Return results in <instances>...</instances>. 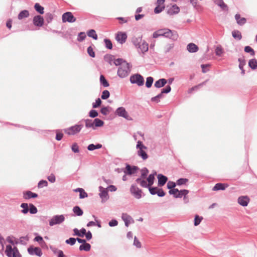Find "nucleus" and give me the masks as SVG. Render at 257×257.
<instances>
[{
	"instance_id": "5701e85b",
	"label": "nucleus",
	"mask_w": 257,
	"mask_h": 257,
	"mask_svg": "<svg viewBox=\"0 0 257 257\" xmlns=\"http://www.w3.org/2000/svg\"><path fill=\"white\" fill-rule=\"evenodd\" d=\"M214 3L220 7L223 11H228L227 6L223 2V0H214Z\"/></svg>"
},
{
	"instance_id": "aec40b11",
	"label": "nucleus",
	"mask_w": 257,
	"mask_h": 257,
	"mask_svg": "<svg viewBox=\"0 0 257 257\" xmlns=\"http://www.w3.org/2000/svg\"><path fill=\"white\" fill-rule=\"evenodd\" d=\"M158 186H164L168 180V178L162 175L159 174L158 175Z\"/></svg>"
},
{
	"instance_id": "5fc2aeb1",
	"label": "nucleus",
	"mask_w": 257,
	"mask_h": 257,
	"mask_svg": "<svg viewBox=\"0 0 257 257\" xmlns=\"http://www.w3.org/2000/svg\"><path fill=\"white\" fill-rule=\"evenodd\" d=\"M238 61L239 62V68L240 69H243L244 66L246 64L245 60L244 59L239 58L238 59Z\"/></svg>"
},
{
	"instance_id": "9d476101",
	"label": "nucleus",
	"mask_w": 257,
	"mask_h": 257,
	"mask_svg": "<svg viewBox=\"0 0 257 257\" xmlns=\"http://www.w3.org/2000/svg\"><path fill=\"white\" fill-rule=\"evenodd\" d=\"M99 191H100L99 195L101 199V202L102 203L106 202L109 199L108 193L106 189L102 186H99Z\"/></svg>"
},
{
	"instance_id": "e2e57ef3",
	"label": "nucleus",
	"mask_w": 257,
	"mask_h": 257,
	"mask_svg": "<svg viewBox=\"0 0 257 257\" xmlns=\"http://www.w3.org/2000/svg\"><path fill=\"white\" fill-rule=\"evenodd\" d=\"M123 62H125V61H123L122 59L121 58H118L114 60V64L116 66H121L122 64H123Z\"/></svg>"
},
{
	"instance_id": "49530a36",
	"label": "nucleus",
	"mask_w": 257,
	"mask_h": 257,
	"mask_svg": "<svg viewBox=\"0 0 257 257\" xmlns=\"http://www.w3.org/2000/svg\"><path fill=\"white\" fill-rule=\"evenodd\" d=\"M29 212L31 214H36L38 212V209L34 204H29Z\"/></svg>"
},
{
	"instance_id": "f257e3e1",
	"label": "nucleus",
	"mask_w": 257,
	"mask_h": 257,
	"mask_svg": "<svg viewBox=\"0 0 257 257\" xmlns=\"http://www.w3.org/2000/svg\"><path fill=\"white\" fill-rule=\"evenodd\" d=\"M161 36L170 39L174 41H176L179 37L176 31L171 30L168 28L159 29L154 32L153 34L154 38H157Z\"/></svg>"
},
{
	"instance_id": "cd10ccee",
	"label": "nucleus",
	"mask_w": 257,
	"mask_h": 257,
	"mask_svg": "<svg viewBox=\"0 0 257 257\" xmlns=\"http://www.w3.org/2000/svg\"><path fill=\"white\" fill-rule=\"evenodd\" d=\"M83 121L85 122V125L86 128H92L93 130L95 129L94 127V120L86 119L83 120Z\"/></svg>"
},
{
	"instance_id": "c9c22d12",
	"label": "nucleus",
	"mask_w": 257,
	"mask_h": 257,
	"mask_svg": "<svg viewBox=\"0 0 257 257\" xmlns=\"http://www.w3.org/2000/svg\"><path fill=\"white\" fill-rule=\"evenodd\" d=\"M35 10L40 14H43L44 13V8L41 6L39 3H36L34 5Z\"/></svg>"
},
{
	"instance_id": "b1692460",
	"label": "nucleus",
	"mask_w": 257,
	"mask_h": 257,
	"mask_svg": "<svg viewBox=\"0 0 257 257\" xmlns=\"http://www.w3.org/2000/svg\"><path fill=\"white\" fill-rule=\"evenodd\" d=\"M132 42L134 44V45L137 48L140 45V44L142 42V37H134L132 39Z\"/></svg>"
},
{
	"instance_id": "7ed1b4c3",
	"label": "nucleus",
	"mask_w": 257,
	"mask_h": 257,
	"mask_svg": "<svg viewBox=\"0 0 257 257\" xmlns=\"http://www.w3.org/2000/svg\"><path fill=\"white\" fill-rule=\"evenodd\" d=\"M136 148L138 149L137 154L139 157L144 160L148 159V155L145 151L147 149V147L143 144L142 142L139 141L137 142Z\"/></svg>"
},
{
	"instance_id": "13d9d810",
	"label": "nucleus",
	"mask_w": 257,
	"mask_h": 257,
	"mask_svg": "<svg viewBox=\"0 0 257 257\" xmlns=\"http://www.w3.org/2000/svg\"><path fill=\"white\" fill-rule=\"evenodd\" d=\"M48 182L46 180H42L39 181L38 184V187L39 188H43V187L47 186Z\"/></svg>"
},
{
	"instance_id": "f03ea898",
	"label": "nucleus",
	"mask_w": 257,
	"mask_h": 257,
	"mask_svg": "<svg viewBox=\"0 0 257 257\" xmlns=\"http://www.w3.org/2000/svg\"><path fill=\"white\" fill-rule=\"evenodd\" d=\"M131 66L126 62H123V64L120 66L117 70V75L121 78H123L127 77L131 72Z\"/></svg>"
},
{
	"instance_id": "680f3d73",
	"label": "nucleus",
	"mask_w": 257,
	"mask_h": 257,
	"mask_svg": "<svg viewBox=\"0 0 257 257\" xmlns=\"http://www.w3.org/2000/svg\"><path fill=\"white\" fill-rule=\"evenodd\" d=\"M215 52L216 55L218 56H220L223 53V50L220 46H218L216 48L215 50Z\"/></svg>"
},
{
	"instance_id": "c756f323",
	"label": "nucleus",
	"mask_w": 257,
	"mask_h": 257,
	"mask_svg": "<svg viewBox=\"0 0 257 257\" xmlns=\"http://www.w3.org/2000/svg\"><path fill=\"white\" fill-rule=\"evenodd\" d=\"M248 66L252 70L257 68V60L255 58L250 59L248 61Z\"/></svg>"
},
{
	"instance_id": "f704fd0d",
	"label": "nucleus",
	"mask_w": 257,
	"mask_h": 257,
	"mask_svg": "<svg viewBox=\"0 0 257 257\" xmlns=\"http://www.w3.org/2000/svg\"><path fill=\"white\" fill-rule=\"evenodd\" d=\"M157 174L156 171L154 172V173L149 175L148 177L147 178V181L151 186L153 184L155 179V176Z\"/></svg>"
},
{
	"instance_id": "6e6552de",
	"label": "nucleus",
	"mask_w": 257,
	"mask_h": 257,
	"mask_svg": "<svg viewBox=\"0 0 257 257\" xmlns=\"http://www.w3.org/2000/svg\"><path fill=\"white\" fill-rule=\"evenodd\" d=\"M131 194L136 199H139L142 198V191L139 189L136 184H132L130 188Z\"/></svg>"
},
{
	"instance_id": "412c9836",
	"label": "nucleus",
	"mask_w": 257,
	"mask_h": 257,
	"mask_svg": "<svg viewBox=\"0 0 257 257\" xmlns=\"http://www.w3.org/2000/svg\"><path fill=\"white\" fill-rule=\"evenodd\" d=\"M137 49H139L143 53H145L148 51V44L144 41L138 47Z\"/></svg>"
},
{
	"instance_id": "39448f33",
	"label": "nucleus",
	"mask_w": 257,
	"mask_h": 257,
	"mask_svg": "<svg viewBox=\"0 0 257 257\" xmlns=\"http://www.w3.org/2000/svg\"><path fill=\"white\" fill-rule=\"evenodd\" d=\"M65 220L64 215H55L49 220V225L53 226L57 224L62 223Z\"/></svg>"
},
{
	"instance_id": "9b49d317",
	"label": "nucleus",
	"mask_w": 257,
	"mask_h": 257,
	"mask_svg": "<svg viewBox=\"0 0 257 257\" xmlns=\"http://www.w3.org/2000/svg\"><path fill=\"white\" fill-rule=\"evenodd\" d=\"M127 35L125 32H118L115 36L116 40L120 44H124L127 39Z\"/></svg>"
},
{
	"instance_id": "4468645a",
	"label": "nucleus",
	"mask_w": 257,
	"mask_h": 257,
	"mask_svg": "<svg viewBox=\"0 0 257 257\" xmlns=\"http://www.w3.org/2000/svg\"><path fill=\"white\" fill-rule=\"evenodd\" d=\"M121 218L124 222L125 225L127 227L128 226L130 223L134 222L133 218L127 213H123L121 215Z\"/></svg>"
},
{
	"instance_id": "6e6d98bb",
	"label": "nucleus",
	"mask_w": 257,
	"mask_h": 257,
	"mask_svg": "<svg viewBox=\"0 0 257 257\" xmlns=\"http://www.w3.org/2000/svg\"><path fill=\"white\" fill-rule=\"evenodd\" d=\"M87 52L90 57L92 58L95 57V52H94L93 49L91 46H89L87 48Z\"/></svg>"
},
{
	"instance_id": "f3484780",
	"label": "nucleus",
	"mask_w": 257,
	"mask_h": 257,
	"mask_svg": "<svg viewBox=\"0 0 257 257\" xmlns=\"http://www.w3.org/2000/svg\"><path fill=\"white\" fill-rule=\"evenodd\" d=\"M138 169V167L137 166L132 167L131 165L127 164L123 172L125 174L132 175L134 174Z\"/></svg>"
},
{
	"instance_id": "473e14b6",
	"label": "nucleus",
	"mask_w": 257,
	"mask_h": 257,
	"mask_svg": "<svg viewBox=\"0 0 257 257\" xmlns=\"http://www.w3.org/2000/svg\"><path fill=\"white\" fill-rule=\"evenodd\" d=\"M102 147V145L100 144H97L96 145H94L93 144H90L87 147V149L89 151H92L95 149H99L101 148Z\"/></svg>"
},
{
	"instance_id": "ddd939ff",
	"label": "nucleus",
	"mask_w": 257,
	"mask_h": 257,
	"mask_svg": "<svg viewBox=\"0 0 257 257\" xmlns=\"http://www.w3.org/2000/svg\"><path fill=\"white\" fill-rule=\"evenodd\" d=\"M250 199L247 196H241L238 198L237 202L242 206H247Z\"/></svg>"
},
{
	"instance_id": "a211bd4d",
	"label": "nucleus",
	"mask_w": 257,
	"mask_h": 257,
	"mask_svg": "<svg viewBox=\"0 0 257 257\" xmlns=\"http://www.w3.org/2000/svg\"><path fill=\"white\" fill-rule=\"evenodd\" d=\"M38 196L37 193H34L31 191H27L23 192V198L26 200L37 198Z\"/></svg>"
},
{
	"instance_id": "3c124183",
	"label": "nucleus",
	"mask_w": 257,
	"mask_h": 257,
	"mask_svg": "<svg viewBox=\"0 0 257 257\" xmlns=\"http://www.w3.org/2000/svg\"><path fill=\"white\" fill-rule=\"evenodd\" d=\"M202 219H203L202 217H200V216L196 215L195 216V218H194V225L195 226L198 225L200 223V222Z\"/></svg>"
},
{
	"instance_id": "79ce46f5",
	"label": "nucleus",
	"mask_w": 257,
	"mask_h": 257,
	"mask_svg": "<svg viewBox=\"0 0 257 257\" xmlns=\"http://www.w3.org/2000/svg\"><path fill=\"white\" fill-rule=\"evenodd\" d=\"M188 193H189V191L188 190L183 189V190H181L180 191L179 190L177 195H176V196H175V198H182L185 195H187L188 194Z\"/></svg>"
},
{
	"instance_id": "69168bd1",
	"label": "nucleus",
	"mask_w": 257,
	"mask_h": 257,
	"mask_svg": "<svg viewBox=\"0 0 257 257\" xmlns=\"http://www.w3.org/2000/svg\"><path fill=\"white\" fill-rule=\"evenodd\" d=\"M76 239L73 237H70L69 239L66 240L65 242L67 244H70L71 245H74L76 242Z\"/></svg>"
},
{
	"instance_id": "4d7b16f0",
	"label": "nucleus",
	"mask_w": 257,
	"mask_h": 257,
	"mask_svg": "<svg viewBox=\"0 0 257 257\" xmlns=\"http://www.w3.org/2000/svg\"><path fill=\"white\" fill-rule=\"evenodd\" d=\"M109 92L107 90H105L102 92L101 97L102 99L104 100L107 99L109 97Z\"/></svg>"
},
{
	"instance_id": "864d4df0",
	"label": "nucleus",
	"mask_w": 257,
	"mask_h": 257,
	"mask_svg": "<svg viewBox=\"0 0 257 257\" xmlns=\"http://www.w3.org/2000/svg\"><path fill=\"white\" fill-rule=\"evenodd\" d=\"M165 6H161L157 5L154 9V13L155 14H159L165 9Z\"/></svg>"
},
{
	"instance_id": "6ab92c4d",
	"label": "nucleus",
	"mask_w": 257,
	"mask_h": 257,
	"mask_svg": "<svg viewBox=\"0 0 257 257\" xmlns=\"http://www.w3.org/2000/svg\"><path fill=\"white\" fill-rule=\"evenodd\" d=\"M228 185L227 184L218 183L213 187V191L224 190Z\"/></svg>"
},
{
	"instance_id": "e433bc0d",
	"label": "nucleus",
	"mask_w": 257,
	"mask_h": 257,
	"mask_svg": "<svg viewBox=\"0 0 257 257\" xmlns=\"http://www.w3.org/2000/svg\"><path fill=\"white\" fill-rule=\"evenodd\" d=\"M100 83L101 85L105 87H107L109 85V83L103 75H101L100 76Z\"/></svg>"
},
{
	"instance_id": "052dcab7",
	"label": "nucleus",
	"mask_w": 257,
	"mask_h": 257,
	"mask_svg": "<svg viewBox=\"0 0 257 257\" xmlns=\"http://www.w3.org/2000/svg\"><path fill=\"white\" fill-rule=\"evenodd\" d=\"M109 108L111 109V108L110 107H103L101 108V109L100 110V112L102 114L106 115L109 112Z\"/></svg>"
},
{
	"instance_id": "37998d69",
	"label": "nucleus",
	"mask_w": 257,
	"mask_h": 257,
	"mask_svg": "<svg viewBox=\"0 0 257 257\" xmlns=\"http://www.w3.org/2000/svg\"><path fill=\"white\" fill-rule=\"evenodd\" d=\"M87 35L88 37L92 38L94 40H97L98 38L96 32L93 29L90 30L88 31Z\"/></svg>"
},
{
	"instance_id": "774afa93",
	"label": "nucleus",
	"mask_w": 257,
	"mask_h": 257,
	"mask_svg": "<svg viewBox=\"0 0 257 257\" xmlns=\"http://www.w3.org/2000/svg\"><path fill=\"white\" fill-rule=\"evenodd\" d=\"M53 251L55 253L57 254L58 257H65L63 251L61 250L56 249Z\"/></svg>"
},
{
	"instance_id": "f8f14e48",
	"label": "nucleus",
	"mask_w": 257,
	"mask_h": 257,
	"mask_svg": "<svg viewBox=\"0 0 257 257\" xmlns=\"http://www.w3.org/2000/svg\"><path fill=\"white\" fill-rule=\"evenodd\" d=\"M28 251L31 255H36L40 257L43 254L41 249L39 247H34L31 246L28 248Z\"/></svg>"
},
{
	"instance_id": "338daca9",
	"label": "nucleus",
	"mask_w": 257,
	"mask_h": 257,
	"mask_svg": "<svg viewBox=\"0 0 257 257\" xmlns=\"http://www.w3.org/2000/svg\"><path fill=\"white\" fill-rule=\"evenodd\" d=\"M12 257H22L17 247L14 248Z\"/></svg>"
},
{
	"instance_id": "a878e982",
	"label": "nucleus",
	"mask_w": 257,
	"mask_h": 257,
	"mask_svg": "<svg viewBox=\"0 0 257 257\" xmlns=\"http://www.w3.org/2000/svg\"><path fill=\"white\" fill-rule=\"evenodd\" d=\"M167 82V81L165 79L161 78L155 82L154 86L156 88H161L163 87Z\"/></svg>"
},
{
	"instance_id": "4be33fe9",
	"label": "nucleus",
	"mask_w": 257,
	"mask_h": 257,
	"mask_svg": "<svg viewBox=\"0 0 257 257\" xmlns=\"http://www.w3.org/2000/svg\"><path fill=\"white\" fill-rule=\"evenodd\" d=\"M187 50L190 53H195L198 51V46L194 43H189L187 47Z\"/></svg>"
},
{
	"instance_id": "2eb2a0df",
	"label": "nucleus",
	"mask_w": 257,
	"mask_h": 257,
	"mask_svg": "<svg viewBox=\"0 0 257 257\" xmlns=\"http://www.w3.org/2000/svg\"><path fill=\"white\" fill-rule=\"evenodd\" d=\"M33 24L37 27H42L44 24V19L40 15L35 16L33 20Z\"/></svg>"
},
{
	"instance_id": "8fccbe9b",
	"label": "nucleus",
	"mask_w": 257,
	"mask_h": 257,
	"mask_svg": "<svg viewBox=\"0 0 257 257\" xmlns=\"http://www.w3.org/2000/svg\"><path fill=\"white\" fill-rule=\"evenodd\" d=\"M141 178H143V179H145L149 173V170H148V169L146 167L143 168L141 171Z\"/></svg>"
},
{
	"instance_id": "c85d7f7f",
	"label": "nucleus",
	"mask_w": 257,
	"mask_h": 257,
	"mask_svg": "<svg viewBox=\"0 0 257 257\" xmlns=\"http://www.w3.org/2000/svg\"><path fill=\"white\" fill-rule=\"evenodd\" d=\"M29 15V12L28 10H23L19 14L18 18L19 20H21L24 18H28Z\"/></svg>"
},
{
	"instance_id": "7c9ffc66",
	"label": "nucleus",
	"mask_w": 257,
	"mask_h": 257,
	"mask_svg": "<svg viewBox=\"0 0 257 257\" xmlns=\"http://www.w3.org/2000/svg\"><path fill=\"white\" fill-rule=\"evenodd\" d=\"M91 245L87 243L86 242L84 244H82L79 246V249L80 250H84L86 251H88L90 250Z\"/></svg>"
},
{
	"instance_id": "1a4fd4ad",
	"label": "nucleus",
	"mask_w": 257,
	"mask_h": 257,
	"mask_svg": "<svg viewBox=\"0 0 257 257\" xmlns=\"http://www.w3.org/2000/svg\"><path fill=\"white\" fill-rule=\"evenodd\" d=\"M62 19L63 22L73 23L76 20V19L73 16L72 13L69 12L63 14Z\"/></svg>"
},
{
	"instance_id": "4c0bfd02",
	"label": "nucleus",
	"mask_w": 257,
	"mask_h": 257,
	"mask_svg": "<svg viewBox=\"0 0 257 257\" xmlns=\"http://www.w3.org/2000/svg\"><path fill=\"white\" fill-rule=\"evenodd\" d=\"M14 249L11 245H7L6 249V254L8 257H12Z\"/></svg>"
},
{
	"instance_id": "603ef678",
	"label": "nucleus",
	"mask_w": 257,
	"mask_h": 257,
	"mask_svg": "<svg viewBox=\"0 0 257 257\" xmlns=\"http://www.w3.org/2000/svg\"><path fill=\"white\" fill-rule=\"evenodd\" d=\"M188 180L186 178H180L177 180L176 184L178 185H182L185 184L187 182H188Z\"/></svg>"
},
{
	"instance_id": "dca6fc26",
	"label": "nucleus",
	"mask_w": 257,
	"mask_h": 257,
	"mask_svg": "<svg viewBox=\"0 0 257 257\" xmlns=\"http://www.w3.org/2000/svg\"><path fill=\"white\" fill-rule=\"evenodd\" d=\"M180 12V8L177 6V5L174 4L167 10V14L169 15L172 16L177 14Z\"/></svg>"
},
{
	"instance_id": "72a5a7b5",
	"label": "nucleus",
	"mask_w": 257,
	"mask_h": 257,
	"mask_svg": "<svg viewBox=\"0 0 257 257\" xmlns=\"http://www.w3.org/2000/svg\"><path fill=\"white\" fill-rule=\"evenodd\" d=\"M73 211L77 216H81L83 213V210L78 206H74L73 208Z\"/></svg>"
},
{
	"instance_id": "de8ad7c7",
	"label": "nucleus",
	"mask_w": 257,
	"mask_h": 257,
	"mask_svg": "<svg viewBox=\"0 0 257 257\" xmlns=\"http://www.w3.org/2000/svg\"><path fill=\"white\" fill-rule=\"evenodd\" d=\"M104 42L105 43V46L106 48L108 49H112V44L111 41L108 39H105L104 40Z\"/></svg>"
},
{
	"instance_id": "09e8293b",
	"label": "nucleus",
	"mask_w": 257,
	"mask_h": 257,
	"mask_svg": "<svg viewBox=\"0 0 257 257\" xmlns=\"http://www.w3.org/2000/svg\"><path fill=\"white\" fill-rule=\"evenodd\" d=\"M163 97L164 95L160 93L156 96L152 97L151 101L158 103L160 101V99L162 98Z\"/></svg>"
},
{
	"instance_id": "a18cd8bd",
	"label": "nucleus",
	"mask_w": 257,
	"mask_h": 257,
	"mask_svg": "<svg viewBox=\"0 0 257 257\" xmlns=\"http://www.w3.org/2000/svg\"><path fill=\"white\" fill-rule=\"evenodd\" d=\"M244 51L246 53H250L251 56H253L255 55V51L251 47L249 46H247L244 47Z\"/></svg>"
},
{
	"instance_id": "0eeeda50",
	"label": "nucleus",
	"mask_w": 257,
	"mask_h": 257,
	"mask_svg": "<svg viewBox=\"0 0 257 257\" xmlns=\"http://www.w3.org/2000/svg\"><path fill=\"white\" fill-rule=\"evenodd\" d=\"M83 126V124H76L65 129V132L69 135H74L80 132Z\"/></svg>"
},
{
	"instance_id": "2f4dec72",
	"label": "nucleus",
	"mask_w": 257,
	"mask_h": 257,
	"mask_svg": "<svg viewBox=\"0 0 257 257\" xmlns=\"http://www.w3.org/2000/svg\"><path fill=\"white\" fill-rule=\"evenodd\" d=\"M20 206L23 208V209L21 211V213L24 214L28 213L29 211V204L28 205V204L26 203H22Z\"/></svg>"
},
{
	"instance_id": "bf43d9fd",
	"label": "nucleus",
	"mask_w": 257,
	"mask_h": 257,
	"mask_svg": "<svg viewBox=\"0 0 257 257\" xmlns=\"http://www.w3.org/2000/svg\"><path fill=\"white\" fill-rule=\"evenodd\" d=\"M46 21L48 23H50L53 19V15L51 13H47L45 16Z\"/></svg>"
},
{
	"instance_id": "bb28decb",
	"label": "nucleus",
	"mask_w": 257,
	"mask_h": 257,
	"mask_svg": "<svg viewBox=\"0 0 257 257\" xmlns=\"http://www.w3.org/2000/svg\"><path fill=\"white\" fill-rule=\"evenodd\" d=\"M235 19L238 25L240 26L243 25L246 22V20L244 18H240L239 14H236L235 15Z\"/></svg>"
},
{
	"instance_id": "0e129e2a",
	"label": "nucleus",
	"mask_w": 257,
	"mask_h": 257,
	"mask_svg": "<svg viewBox=\"0 0 257 257\" xmlns=\"http://www.w3.org/2000/svg\"><path fill=\"white\" fill-rule=\"evenodd\" d=\"M86 38V35L84 32H80L79 33L77 40L79 42L83 41Z\"/></svg>"
},
{
	"instance_id": "a19ab883",
	"label": "nucleus",
	"mask_w": 257,
	"mask_h": 257,
	"mask_svg": "<svg viewBox=\"0 0 257 257\" xmlns=\"http://www.w3.org/2000/svg\"><path fill=\"white\" fill-rule=\"evenodd\" d=\"M104 124V122L99 119V118H95L94 119V127L95 128L96 127H101L103 126Z\"/></svg>"
},
{
	"instance_id": "423d86ee",
	"label": "nucleus",
	"mask_w": 257,
	"mask_h": 257,
	"mask_svg": "<svg viewBox=\"0 0 257 257\" xmlns=\"http://www.w3.org/2000/svg\"><path fill=\"white\" fill-rule=\"evenodd\" d=\"M115 114L120 117H122L128 120H132L133 118L129 115L128 112L123 107H119L115 111Z\"/></svg>"
},
{
	"instance_id": "393cba45",
	"label": "nucleus",
	"mask_w": 257,
	"mask_h": 257,
	"mask_svg": "<svg viewBox=\"0 0 257 257\" xmlns=\"http://www.w3.org/2000/svg\"><path fill=\"white\" fill-rule=\"evenodd\" d=\"M136 181L137 183L140 184V186L142 187L148 188L149 186H151L149 183H147V181L141 177L137 178Z\"/></svg>"
},
{
	"instance_id": "ea45409f",
	"label": "nucleus",
	"mask_w": 257,
	"mask_h": 257,
	"mask_svg": "<svg viewBox=\"0 0 257 257\" xmlns=\"http://www.w3.org/2000/svg\"><path fill=\"white\" fill-rule=\"evenodd\" d=\"M174 44L173 43H169L166 44L164 47V52L167 54L170 52L174 48Z\"/></svg>"
},
{
	"instance_id": "58836bf2",
	"label": "nucleus",
	"mask_w": 257,
	"mask_h": 257,
	"mask_svg": "<svg viewBox=\"0 0 257 257\" xmlns=\"http://www.w3.org/2000/svg\"><path fill=\"white\" fill-rule=\"evenodd\" d=\"M232 37L234 39L240 40L242 38L241 33L238 30H234L232 32Z\"/></svg>"
},
{
	"instance_id": "c03bdc74",
	"label": "nucleus",
	"mask_w": 257,
	"mask_h": 257,
	"mask_svg": "<svg viewBox=\"0 0 257 257\" xmlns=\"http://www.w3.org/2000/svg\"><path fill=\"white\" fill-rule=\"evenodd\" d=\"M153 81H154V78L152 77H151V76L148 77L146 79V86L147 88L151 87V86L153 84Z\"/></svg>"
},
{
	"instance_id": "20e7f679",
	"label": "nucleus",
	"mask_w": 257,
	"mask_h": 257,
	"mask_svg": "<svg viewBox=\"0 0 257 257\" xmlns=\"http://www.w3.org/2000/svg\"><path fill=\"white\" fill-rule=\"evenodd\" d=\"M130 81L132 84H137L138 86H143L145 82L143 76L139 73L132 75L130 77Z\"/></svg>"
}]
</instances>
